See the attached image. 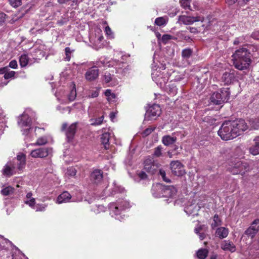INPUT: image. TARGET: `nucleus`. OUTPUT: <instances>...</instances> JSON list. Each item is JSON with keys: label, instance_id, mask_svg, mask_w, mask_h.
Returning <instances> with one entry per match:
<instances>
[{"label": "nucleus", "instance_id": "nucleus-1", "mask_svg": "<svg viewBox=\"0 0 259 259\" xmlns=\"http://www.w3.org/2000/svg\"><path fill=\"white\" fill-rule=\"evenodd\" d=\"M247 128V123L243 119L225 120L222 124L218 133L223 140L228 141L241 135Z\"/></svg>", "mask_w": 259, "mask_h": 259}, {"label": "nucleus", "instance_id": "nucleus-2", "mask_svg": "<svg viewBox=\"0 0 259 259\" xmlns=\"http://www.w3.org/2000/svg\"><path fill=\"white\" fill-rule=\"evenodd\" d=\"M232 57L234 67L245 73L244 70L248 69L251 61L250 51L245 48H239L235 51Z\"/></svg>", "mask_w": 259, "mask_h": 259}, {"label": "nucleus", "instance_id": "nucleus-3", "mask_svg": "<svg viewBox=\"0 0 259 259\" xmlns=\"http://www.w3.org/2000/svg\"><path fill=\"white\" fill-rule=\"evenodd\" d=\"M249 169V164L238 158H232L228 162L227 170L233 175H244Z\"/></svg>", "mask_w": 259, "mask_h": 259}, {"label": "nucleus", "instance_id": "nucleus-4", "mask_svg": "<svg viewBox=\"0 0 259 259\" xmlns=\"http://www.w3.org/2000/svg\"><path fill=\"white\" fill-rule=\"evenodd\" d=\"M230 94L229 88H221L211 95L209 99L210 103L215 105L224 104L230 99Z\"/></svg>", "mask_w": 259, "mask_h": 259}, {"label": "nucleus", "instance_id": "nucleus-5", "mask_svg": "<svg viewBox=\"0 0 259 259\" xmlns=\"http://www.w3.org/2000/svg\"><path fill=\"white\" fill-rule=\"evenodd\" d=\"M78 122H74L68 126L67 123H63L61 128L62 132H65L66 141L68 143H71L73 141L75 135L76 133L77 125Z\"/></svg>", "mask_w": 259, "mask_h": 259}, {"label": "nucleus", "instance_id": "nucleus-6", "mask_svg": "<svg viewBox=\"0 0 259 259\" xmlns=\"http://www.w3.org/2000/svg\"><path fill=\"white\" fill-rule=\"evenodd\" d=\"M161 113L160 107L158 104H153L146 109L145 114V120H155Z\"/></svg>", "mask_w": 259, "mask_h": 259}, {"label": "nucleus", "instance_id": "nucleus-7", "mask_svg": "<svg viewBox=\"0 0 259 259\" xmlns=\"http://www.w3.org/2000/svg\"><path fill=\"white\" fill-rule=\"evenodd\" d=\"M129 206V203L122 199H119L116 203L109 204V208L115 215L119 214V212L124 210Z\"/></svg>", "mask_w": 259, "mask_h": 259}, {"label": "nucleus", "instance_id": "nucleus-8", "mask_svg": "<svg viewBox=\"0 0 259 259\" xmlns=\"http://www.w3.org/2000/svg\"><path fill=\"white\" fill-rule=\"evenodd\" d=\"M170 168L172 174L178 177H182L185 175L184 165L179 161H172L170 163Z\"/></svg>", "mask_w": 259, "mask_h": 259}, {"label": "nucleus", "instance_id": "nucleus-9", "mask_svg": "<svg viewBox=\"0 0 259 259\" xmlns=\"http://www.w3.org/2000/svg\"><path fill=\"white\" fill-rule=\"evenodd\" d=\"M204 20V17L201 16L193 17L186 15H180L179 16L178 18V22L186 25H191L195 22L201 21L203 22Z\"/></svg>", "mask_w": 259, "mask_h": 259}, {"label": "nucleus", "instance_id": "nucleus-10", "mask_svg": "<svg viewBox=\"0 0 259 259\" xmlns=\"http://www.w3.org/2000/svg\"><path fill=\"white\" fill-rule=\"evenodd\" d=\"M259 231V219L254 220L250 226L245 231L244 234L251 238Z\"/></svg>", "mask_w": 259, "mask_h": 259}, {"label": "nucleus", "instance_id": "nucleus-11", "mask_svg": "<svg viewBox=\"0 0 259 259\" xmlns=\"http://www.w3.org/2000/svg\"><path fill=\"white\" fill-rule=\"evenodd\" d=\"M52 149L48 147H42L36 149L31 151L30 155L34 158H44L48 156Z\"/></svg>", "mask_w": 259, "mask_h": 259}, {"label": "nucleus", "instance_id": "nucleus-12", "mask_svg": "<svg viewBox=\"0 0 259 259\" xmlns=\"http://www.w3.org/2000/svg\"><path fill=\"white\" fill-rule=\"evenodd\" d=\"M236 72L234 70L226 71L222 77V81L225 84H230L236 80Z\"/></svg>", "mask_w": 259, "mask_h": 259}, {"label": "nucleus", "instance_id": "nucleus-13", "mask_svg": "<svg viewBox=\"0 0 259 259\" xmlns=\"http://www.w3.org/2000/svg\"><path fill=\"white\" fill-rule=\"evenodd\" d=\"M99 73V70L96 66H93L85 72V78L88 81H94L98 77Z\"/></svg>", "mask_w": 259, "mask_h": 259}, {"label": "nucleus", "instance_id": "nucleus-14", "mask_svg": "<svg viewBox=\"0 0 259 259\" xmlns=\"http://www.w3.org/2000/svg\"><path fill=\"white\" fill-rule=\"evenodd\" d=\"M31 119L28 114L23 113L19 116L18 124L21 128L31 126Z\"/></svg>", "mask_w": 259, "mask_h": 259}, {"label": "nucleus", "instance_id": "nucleus-15", "mask_svg": "<svg viewBox=\"0 0 259 259\" xmlns=\"http://www.w3.org/2000/svg\"><path fill=\"white\" fill-rule=\"evenodd\" d=\"M161 197H173L176 195L177 189L174 186H164Z\"/></svg>", "mask_w": 259, "mask_h": 259}, {"label": "nucleus", "instance_id": "nucleus-16", "mask_svg": "<svg viewBox=\"0 0 259 259\" xmlns=\"http://www.w3.org/2000/svg\"><path fill=\"white\" fill-rule=\"evenodd\" d=\"M164 185L160 183H156L153 185L151 189L152 195L155 197H161L162 193L164 188Z\"/></svg>", "mask_w": 259, "mask_h": 259}, {"label": "nucleus", "instance_id": "nucleus-17", "mask_svg": "<svg viewBox=\"0 0 259 259\" xmlns=\"http://www.w3.org/2000/svg\"><path fill=\"white\" fill-rule=\"evenodd\" d=\"M91 180L95 184H99L103 180V171L100 169H95L91 174Z\"/></svg>", "mask_w": 259, "mask_h": 259}, {"label": "nucleus", "instance_id": "nucleus-18", "mask_svg": "<svg viewBox=\"0 0 259 259\" xmlns=\"http://www.w3.org/2000/svg\"><path fill=\"white\" fill-rule=\"evenodd\" d=\"M221 248L225 251L234 252L236 251V247L232 242L229 240H224L221 244Z\"/></svg>", "mask_w": 259, "mask_h": 259}, {"label": "nucleus", "instance_id": "nucleus-19", "mask_svg": "<svg viewBox=\"0 0 259 259\" xmlns=\"http://www.w3.org/2000/svg\"><path fill=\"white\" fill-rule=\"evenodd\" d=\"M18 169L22 170L26 165V155L23 153H20L17 155Z\"/></svg>", "mask_w": 259, "mask_h": 259}, {"label": "nucleus", "instance_id": "nucleus-20", "mask_svg": "<svg viewBox=\"0 0 259 259\" xmlns=\"http://www.w3.org/2000/svg\"><path fill=\"white\" fill-rule=\"evenodd\" d=\"M3 174L8 177H10L15 174V166L7 164L2 170Z\"/></svg>", "mask_w": 259, "mask_h": 259}, {"label": "nucleus", "instance_id": "nucleus-21", "mask_svg": "<svg viewBox=\"0 0 259 259\" xmlns=\"http://www.w3.org/2000/svg\"><path fill=\"white\" fill-rule=\"evenodd\" d=\"M71 195L67 191H64L58 196L57 199L58 203L67 202L71 199Z\"/></svg>", "mask_w": 259, "mask_h": 259}, {"label": "nucleus", "instance_id": "nucleus-22", "mask_svg": "<svg viewBox=\"0 0 259 259\" xmlns=\"http://www.w3.org/2000/svg\"><path fill=\"white\" fill-rule=\"evenodd\" d=\"M177 140L176 137H172L169 135L164 136L162 138V143L166 146H169L175 144Z\"/></svg>", "mask_w": 259, "mask_h": 259}, {"label": "nucleus", "instance_id": "nucleus-23", "mask_svg": "<svg viewBox=\"0 0 259 259\" xmlns=\"http://www.w3.org/2000/svg\"><path fill=\"white\" fill-rule=\"evenodd\" d=\"M254 141L255 142L254 145L249 148V151L251 154L256 155L259 154V137H256Z\"/></svg>", "mask_w": 259, "mask_h": 259}, {"label": "nucleus", "instance_id": "nucleus-24", "mask_svg": "<svg viewBox=\"0 0 259 259\" xmlns=\"http://www.w3.org/2000/svg\"><path fill=\"white\" fill-rule=\"evenodd\" d=\"M110 134L105 133L101 135V142L104 145L105 149H108L109 147Z\"/></svg>", "mask_w": 259, "mask_h": 259}, {"label": "nucleus", "instance_id": "nucleus-25", "mask_svg": "<svg viewBox=\"0 0 259 259\" xmlns=\"http://www.w3.org/2000/svg\"><path fill=\"white\" fill-rule=\"evenodd\" d=\"M215 235L221 239L226 238L228 235V230L224 227H220L217 229Z\"/></svg>", "mask_w": 259, "mask_h": 259}, {"label": "nucleus", "instance_id": "nucleus-26", "mask_svg": "<svg viewBox=\"0 0 259 259\" xmlns=\"http://www.w3.org/2000/svg\"><path fill=\"white\" fill-rule=\"evenodd\" d=\"M208 251L205 248L199 249L196 253L197 257L199 259H205L208 255Z\"/></svg>", "mask_w": 259, "mask_h": 259}, {"label": "nucleus", "instance_id": "nucleus-27", "mask_svg": "<svg viewBox=\"0 0 259 259\" xmlns=\"http://www.w3.org/2000/svg\"><path fill=\"white\" fill-rule=\"evenodd\" d=\"M157 165L152 164L148 165V166H144V169L147 172L150 173L152 175L154 174L157 170Z\"/></svg>", "mask_w": 259, "mask_h": 259}, {"label": "nucleus", "instance_id": "nucleus-28", "mask_svg": "<svg viewBox=\"0 0 259 259\" xmlns=\"http://www.w3.org/2000/svg\"><path fill=\"white\" fill-rule=\"evenodd\" d=\"M14 188L11 186H8L3 188L1 191V194L4 196H8L14 192Z\"/></svg>", "mask_w": 259, "mask_h": 259}, {"label": "nucleus", "instance_id": "nucleus-29", "mask_svg": "<svg viewBox=\"0 0 259 259\" xmlns=\"http://www.w3.org/2000/svg\"><path fill=\"white\" fill-rule=\"evenodd\" d=\"M193 54V50L190 48H187L183 50L182 52V56L183 58L188 59Z\"/></svg>", "mask_w": 259, "mask_h": 259}, {"label": "nucleus", "instance_id": "nucleus-30", "mask_svg": "<svg viewBox=\"0 0 259 259\" xmlns=\"http://www.w3.org/2000/svg\"><path fill=\"white\" fill-rule=\"evenodd\" d=\"M20 65L21 67H24L27 66L28 63V57L26 55H22L19 59Z\"/></svg>", "mask_w": 259, "mask_h": 259}, {"label": "nucleus", "instance_id": "nucleus-31", "mask_svg": "<svg viewBox=\"0 0 259 259\" xmlns=\"http://www.w3.org/2000/svg\"><path fill=\"white\" fill-rule=\"evenodd\" d=\"M155 128V126H149L141 132V135L143 138H145L151 134Z\"/></svg>", "mask_w": 259, "mask_h": 259}, {"label": "nucleus", "instance_id": "nucleus-32", "mask_svg": "<svg viewBox=\"0 0 259 259\" xmlns=\"http://www.w3.org/2000/svg\"><path fill=\"white\" fill-rule=\"evenodd\" d=\"M76 97V88H75V84H74L73 87H72V89L70 91L69 94L68 96V98L70 101H73L74 100Z\"/></svg>", "mask_w": 259, "mask_h": 259}, {"label": "nucleus", "instance_id": "nucleus-33", "mask_svg": "<svg viewBox=\"0 0 259 259\" xmlns=\"http://www.w3.org/2000/svg\"><path fill=\"white\" fill-rule=\"evenodd\" d=\"M161 39L163 44H166L169 40H177V38L169 34H164L162 35Z\"/></svg>", "mask_w": 259, "mask_h": 259}, {"label": "nucleus", "instance_id": "nucleus-34", "mask_svg": "<svg viewBox=\"0 0 259 259\" xmlns=\"http://www.w3.org/2000/svg\"><path fill=\"white\" fill-rule=\"evenodd\" d=\"M250 126L254 130L259 129V118H252L250 120Z\"/></svg>", "mask_w": 259, "mask_h": 259}, {"label": "nucleus", "instance_id": "nucleus-35", "mask_svg": "<svg viewBox=\"0 0 259 259\" xmlns=\"http://www.w3.org/2000/svg\"><path fill=\"white\" fill-rule=\"evenodd\" d=\"M166 21L165 18L163 17H158L155 20V24L161 26L163 25H165L166 24Z\"/></svg>", "mask_w": 259, "mask_h": 259}, {"label": "nucleus", "instance_id": "nucleus-36", "mask_svg": "<svg viewBox=\"0 0 259 259\" xmlns=\"http://www.w3.org/2000/svg\"><path fill=\"white\" fill-rule=\"evenodd\" d=\"M137 175L138 178L139 179L140 181L148 180L147 175L146 174L145 171L143 170L138 171L137 172Z\"/></svg>", "mask_w": 259, "mask_h": 259}, {"label": "nucleus", "instance_id": "nucleus-37", "mask_svg": "<svg viewBox=\"0 0 259 259\" xmlns=\"http://www.w3.org/2000/svg\"><path fill=\"white\" fill-rule=\"evenodd\" d=\"M158 174L159 176H160L161 177L163 181H164L166 183H170L171 182L170 179L169 178H167L166 177V172L164 169H160L159 170Z\"/></svg>", "mask_w": 259, "mask_h": 259}, {"label": "nucleus", "instance_id": "nucleus-38", "mask_svg": "<svg viewBox=\"0 0 259 259\" xmlns=\"http://www.w3.org/2000/svg\"><path fill=\"white\" fill-rule=\"evenodd\" d=\"M162 147L161 145L157 146L154 149L153 156L156 157H159L162 155Z\"/></svg>", "mask_w": 259, "mask_h": 259}, {"label": "nucleus", "instance_id": "nucleus-39", "mask_svg": "<svg viewBox=\"0 0 259 259\" xmlns=\"http://www.w3.org/2000/svg\"><path fill=\"white\" fill-rule=\"evenodd\" d=\"M213 221L214 222L211 224V227L212 228H215L217 226L221 225L220 223L221 221L217 214H215L214 215Z\"/></svg>", "mask_w": 259, "mask_h": 259}, {"label": "nucleus", "instance_id": "nucleus-40", "mask_svg": "<svg viewBox=\"0 0 259 259\" xmlns=\"http://www.w3.org/2000/svg\"><path fill=\"white\" fill-rule=\"evenodd\" d=\"M10 5L14 8H17L22 5L21 0H9Z\"/></svg>", "mask_w": 259, "mask_h": 259}, {"label": "nucleus", "instance_id": "nucleus-41", "mask_svg": "<svg viewBox=\"0 0 259 259\" xmlns=\"http://www.w3.org/2000/svg\"><path fill=\"white\" fill-rule=\"evenodd\" d=\"M8 18V16L4 12H0V26H3L6 20Z\"/></svg>", "mask_w": 259, "mask_h": 259}, {"label": "nucleus", "instance_id": "nucleus-42", "mask_svg": "<svg viewBox=\"0 0 259 259\" xmlns=\"http://www.w3.org/2000/svg\"><path fill=\"white\" fill-rule=\"evenodd\" d=\"M15 73V72L14 71H11L9 72L7 71L5 73L4 77L6 79H10L14 77Z\"/></svg>", "mask_w": 259, "mask_h": 259}, {"label": "nucleus", "instance_id": "nucleus-43", "mask_svg": "<svg viewBox=\"0 0 259 259\" xmlns=\"http://www.w3.org/2000/svg\"><path fill=\"white\" fill-rule=\"evenodd\" d=\"M241 0H226V3L229 6H232L235 3H237L238 5L240 6H244V4H240Z\"/></svg>", "mask_w": 259, "mask_h": 259}, {"label": "nucleus", "instance_id": "nucleus-44", "mask_svg": "<svg viewBox=\"0 0 259 259\" xmlns=\"http://www.w3.org/2000/svg\"><path fill=\"white\" fill-rule=\"evenodd\" d=\"M112 76L111 73L108 72H106L104 75V79L106 83H109L112 79Z\"/></svg>", "mask_w": 259, "mask_h": 259}, {"label": "nucleus", "instance_id": "nucleus-45", "mask_svg": "<svg viewBox=\"0 0 259 259\" xmlns=\"http://www.w3.org/2000/svg\"><path fill=\"white\" fill-rule=\"evenodd\" d=\"M104 118V115H102L99 118H96L95 119V122H93L91 124L93 125H98L101 124L103 122Z\"/></svg>", "mask_w": 259, "mask_h": 259}, {"label": "nucleus", "instance_id": "nucleus-46", "mask_svg": "<svg viewBox=\"0 0 259 259\" xmlns=\"http://www.w3.org/2000/svg\"><path fill=\"white\" fill-rule=\"evenodd\" d=\"M180 3L181 6L185 9H190V3L189 0H180Z\"/></svg>", "mask_w": 259, "mask_h": 259}, {"label": "nucleus", "instance_id": "nucleus-47", "mask_svg": "<svg viewBox=\"0 0 259 259\" xmlns=\"http://www.w3.org/2000/svg\"><path fill=\"white\" fill-rule=\"evenodd\" d=\"M47 143V140L44 138H39L37 139L36 142L34 144L35 145H43Z\"/></svg>", "mask_w": 259, "mask_h": 259}, {"label": "nucleus", "instance_id": "nucleus-48", "mask_svg": "<svg viewBox=\"0 0 259 259\" xmlns=\"http://www.w3.org/2000/svg\"><path fill=\"white\" fill-rule=\"evenodd\" d=\"M67 174L70 176H74L76 174V170L73 167H70L67 169Z\"/></svg>", "mask_w": 259, "mask_h": 259}, {"label": "nucleus", "instance_id": "nucleus-49", "mask_svg": "<svg viewBox=\"0 0 259 259\" xmlns=\"http://www.w3.org/2000/svg\"><path fill=\"white\" fill-rule=\"evenodd\" d=\"M31 126H25L24 128H21V131L23 132V135L27 136L29 133L30 130H31Z\"/></svg>", "mask_w": 259, "mask_h": 259}, {"label": "nucleus", "instance_id": "nucleus-50", "mask_svg": "<svg viewBox=\"0 0 259 259\" xmlns=\"http://www.w3.org/2000/svg\"><path fill=\"white\" fill-rule=\"evenodd\" d=\"M154 163V160L152 158H148L146 159L144 162V166H148V165H151Z\"/></svg>", "mask_w": 259, "mask_h": 259}, {"label": "nucleus", "instance_id": "nucleus-51", "mask_svg": "<svg viewBox=\"0 0 259 259\" xmlns=\"http://www.w3.org/2000/svg\"><path fill=\"white\" fill-rule=\"evenodd\" d=\"M177 91L178 89L176 88V86L171 85L169 88V92L173 95L176 94L177 93Z\"/></svg>", "mask_w": 259, "mask_h": 259}, {"label": "nucleus", "instance_id": "nucleus-52", "mask_svg": "<svg viewBox=\"0 0 259 259\" xmlns=\"http://www.w3.org/2000/svg\"><path fill=\"white\" fill-rule=\"evenodd\" d=\"M176 35L177 36V38H181L183 39H184L185 38H186V35L184 33V31H183L178 32L176 34Z\"/></svg>", "mask_w": 259, "mask_h": 259}, {"label": "nucleus", "instance_id": "nucleus-53", "mask_svg": "<svg viewBox=\"0 0 259 259\" xmlns=\"http://www.w3.org/2000/svg\"><path fill=\"white\" fill-rule=\"evenodd\" d=\"M9 66L13 69L17 68L18 66L17 61L15 60L11 61L9 63Z\"/></svg>", "mask_w": 259, "mask_h": 259}, {"label": "nucleus", "instance_id": "nucleus-54", "mask_svg": "<svg viewBox=\"0 0 259 259\" xmlns=\"http://www.w3.org/2000/svg\"><path fill=\"white\" fill-rule=\"evenodd\" d=\"M25 203L27 204H28L30 207H33L34 206L35 202L34 198H31L29 200L26 201Z\"/></svg>", "mask_w": 259, "mask_h": 259}, {"label": "nucleus", "instance_id": "nucleus-55", "mask_svg": "<svg viewBox=\"0 0 259 259\" xmlns=\"http://www.w3.org/2000/svg\"><path fill=\"white\" fill-rule=\"evenodd\" d=\"M46 206L44 204H37L36 206V211H44Z\"/></svg>", "mask_w": 259, "mask_h": 259}, {"label": "nucleus", "instance_id": "nucleus-56", "mask_svg": "<svg viewBox=\"0 0 259 259\" xmlns=\"http://www.w3.org/2000/svg\"><path fill=\"white\" fill-rule=\"evenodd\" d=\"M187 29H188L190 32L192 33L196 34L199 32L197 28L196 27H187Z\"/></svg>", "mask_w": 259, "mask_h": 259}, {"label": "nucleus", "instance_id": "nucleus-57", "mask_svg": "<svg viewBox=\"0 0 259 259\" xmlns=\"http://www.w3.org/2000/svg\"><path fill=\"white\" fill-rule=\"evenodd\" d=\"M251 37L255 39L259 40V31H255L251 34Z\"/></svg>", "mask_w": 259, "mask_h": 259}, {"label": "nucleus", "instance_id": "nucleus-58", "mask_svg": "<svg viewBox=\"0 0 259 259\" xmlns=\"http://www.w3.org/2000/svg\"><path fill=\"white\" fill-rule=\"evenodd\" d=\"M203 226V225H199L197 227L195 228L194 230L195 233L197 235L200 233V231L202 230Z\"/></svg>", "mask_w": 259, "mask_h": 259}, {"label": "nucleus", "instance_id": "nucleus-59", "mask_svg": "<svg viewBox=\"0 0 259 259\" xmlns=\"http://www.w3.org/2000/svg\"><path fill=\"white\" fill-rule=\"evenodd\" d=\"M74 50H71L69 47H66L65 49V53L66 55H70L74 52Z\"/></svg>", "mask_w": 259, "mask_h": 259}, {"label": "nucleus", "instance_id": "nucleus-60", "mask_svg": "<svg viewBox=\"0 0 259 259\" xmlns=\"http://www.w3.org/2000/svg\"><path fill=\"white\" fill-rule=\"evenodd\" d=\"M113 191L115 192V193H116V192L119 193H123L124 192V189L123 188L115 187L114 188Z\"/></svg>", "mask_w": 259, "mask_h": 259}, {"label": "nucleus", "instance_id": "nucleus-61", "mask_svg": "<svg viewBox=\"0 0 259 259\" xmlns=\"http://www.w3.org/2000/svg\"><path fill=\"white\" fill-rule=\"evenodd\" d=\"M72 0H58V3L60 5L67 4Z\"/></svg>", "mask_w": 259, "mask_h": 259}, {"label": "nucleus", "instance_id": "nucleus-62", "mask_svg": "<svg viewBox=\"0 0 259 259\" xmlns=\"http://www.w3.org/2000/svg\"><path fill=\"white\" fill-rule=\"evenodd\" d=\"M8 70H9L8 67H3V68H0V74H5V73L6 72H7V71H8Z\"/></svg>", "mask_w": 259, "mask_h": 259}, {"label": "nucleus", "instance_id": "nucleus-63", "mask_svg": "<svg viewBox=\"0 0 259 259\" xmlns=\"http://www.w3.org/2000/svg\"><path fill=\"white\" fill-rule=\"evenodd\" d=\"M113 93L111 92L110 90H106L105 92V95L107 97H110Z\"/></svg>", "mask_w": 259, "mask_h": 259}, {"label": "nucleus", "instance_id": "nucleus-64", "mask_svg": "<svg viewBox=\"0 0 259 259\" xmlns=\"http://www.w3.org/2000/svg\"><path fill=\"white\" fill-rule=\"evenodd\" d=\"M71 6H73L74 4L78 6L80 3L82 2V0H72Z\"/></svg>", "mask_w": 259, "mask_h": 259}]
</instances>
